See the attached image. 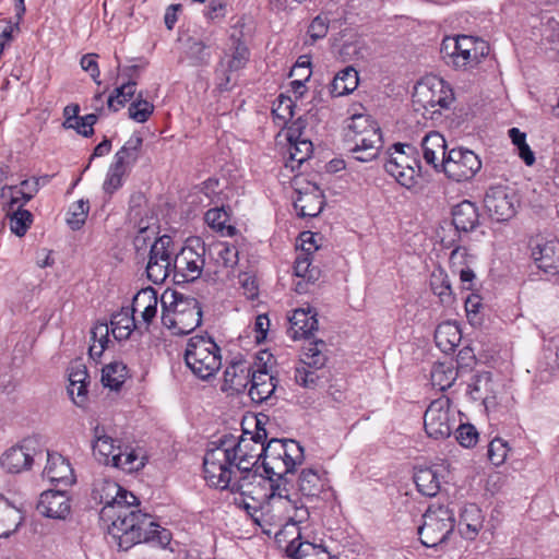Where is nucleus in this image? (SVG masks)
I'll list each match as a JSON object with an SVG mask.
<instances>
[{"label":"nucleus","mask_w":559,"mask_h":559,"mask_svg":"<svg viewBox=\"0 0 559 559\" xmlns=\"http://www.w3.org/2000/svg\"><path fill=\"white\" fill-rule=\"evenodd\" d=\"M92 500L104 504L99 518L119 549L128 550L140 543L160 548L170 544L171 533L156 523L152 515L138 510V498L110 478L99 476L94 479Z\"/></svg>","instance_id":"nucleus-1"},{"label":"nucleus","mask_w":559,"mask_h":559,"mask_svg":"<svg viewBox=\"0 0 559 559\" xmlns=\"http://www.w3.org/2000/svg\"><path fill=\"white\" fill-rule=\"evenodd\" d=\"M257 421L255 432L243 431L236 441L233 435H225L218 444L206 450L203 459V472L206 483L222 489L229 486L230 477L238 472L259 468L260 459L264 460L266 430Z\"/></svg>","instance_id":"nucleus-2"},{"label":"nucleus","mask_w":559,"mask_h":559,"mask_svg":"<svg viewBox=\"0 0 559 559\" xmlns=\"http://www.w3.org/2000/svg\"><path fill=\"white\" fill-rule=\"evenodd\" d=\"M259 468L238 472L230 477L229 486L224 489H229L231 492H239L241 500L236 502L246 509L257 511L258 504L267 502L269 495L272 493L275 485H278L280 478L274 475H262L258 472Z\"/></svg>","instance_id":"nucleus-3"},{"label":"nucleus","mask_w":559,"mask_h":559,"mask_svg":"<svg viewBox=\"0 0 559 559\" xmlns=\"http://www.w3.org/2000/svg\"><path fill=\"white\" fill-rule=\"evenodd\" d=\"M185 361L197 378L209 380L221 369V348L210 336H192L187 343Z\"/></svg>","instance_id":"nucleus-4"},{"label":"nucleus","mask_w":559,"mask_h":559,"mask_svg":"<svg viewBox=\"0 0 559 559\" xmlns=\"http://www.w3.org/2000/svg\"><path fill=\"white\" fill-rule=\"evenodd\" d=\"M304 460V448L297 441L271 439L265 444L262 466L265 474L286 479V475L293 473Z\"/></svg>","instance_id":"nucleus-5"},{"label":"nucleus","mask_w":559,"mask_h":559,"mask_svg":"<svg viewBox=\"0 0 559 559\" xmlns=\"http://www.w3.org/2000/svg\"><path fill=\"white\" fill-rule=\"evenodd\" d=\"M488 50L489 48L484 40L460 35L445 37L441 44L440 55L447 66L461 70L480 62Z\"/></svg>","instance_id":"nucleus-6"},{"label":"nucleus","mask_w":559,"mask_h":559,"mask_svg":"<svg viewBox=\"0 0 559 559\" xmlns=\"http://www.w3.org/2000/svg\"><path fill=\"white\" fill-rule=\"evenodd\" d=\"M347 136L354 142L353 157L359 162L374 159L382 146V135L377 122L366 115H355L348 124Z\"/></svg>","instance_id":"nucleus-7"},{"label":"nucleus","mask_w":559,"mask_h":559,"mask_svg":"<svg viewBox=\"0 0 559 559\" xmlns=\"http://www.w3.org/2000/svg\"><path fill=\"white\" fill-rule=\"evenodd\" d=\"M384 169L401 186L408 189L414 187L421 169L417 148L411 144H394L388 152Z\"/></svg>","instance_id":"nucleus-8"},{"label":"nucleus","mask_w":559,"mask_h":559,"mask_svg":"<svg viewBox=\"0 0 559 559\" xmlns=\"http://www.w3.org/2000/svg\"><path fill=\"white\" fill-rule=\"evenodd\" d=\"M206 247L199 237L187 239L173 261L174 280L177 283L194 282L205 267Z\"/></svg>","instance_id":"nucleus-9"},{"label":"nucleus","mask_w":559,"mask_h":559,"mask_svg":"<svg viewBox=\"0 0 559 559\" xmlns=\"http://www.w3.org/2000/svg\"><path fill=\"white\" fill-rule=\"evenodd\" d=\"M414 103L419 104L425 117L431 119L440 109H448L454 100V93L450 85L442 79L427 78L415 86Z\"/></svg>","instance_id":"nucleus-10"},{"label":"nucleus","mask_w":559,"mask_h":559,"mask_svg":"<svg viewBox=\"0 0 559 559\" xmlns=\"http://www.w3.org/2000/svg\"><path fill=\"white\" fill-rule=\"evenodd\" d=\"M423 518L418 535L426 547H436L444 543L454 530V514L448 507L430 506Z\"/></svg>","instance_id":"nucleus-11"},{"label":"nucleus","mask_w":559,"mask_h":559,"mask_svg":"<svg viewBox=\"0 0 559 559\" xmlns=\"http://www.w3.org/2000/svg\"><path fill=\"white\" fill-rule=\"evenodd\" d=\"M287 484V479H280L278 485H275L272 493L269 495L267 508L274 512L273 516L278 522L301 523L307 520L309 512L306 507L300 504L298 498H293L289 495Z\"/></svg>","instance_id":"nucleus-12"},{"label":"nucleus","mask_w":559,"mask_h":559,"mask_svg":"<svg viewBox=\"0 0 559 559\" xmlns=\"http://www.w3.org/2000/svg\"><path fill=\"white\" fill-rule=\"evenodd\" d=\"M454 423V413L451 412V401L445 396L433 400L424 415L425 431L428 437L436 440L450 437Z\"/></svg>","instance_id":"nucleus-13"},{"label":"nucleus","mask_w":559,"mask_h":559,"mask_svg":"<svg viewBox=\"0 0 559 559\" xmlns=\"http://www.w3.org/2000/svg\"><path fill=\"white\" fill-rule=\"evenodd\" d=\"M173 238L163 235L151 246L146 276L154 284H162L173 273Z\"/></svg>","instance_id":"nucleus-14"},{"label":"nucleus","mask_w":559,"mask_h":559,"mask_svg":"<svg viewBox=\"0 0 559 559\" xmlns=\"http://www.w3.org/2000/svg\"><path fill=\"white\" fill-rule=\"evenodd\" d=\"M441 170L448 178L462 182L472 179L481 168L479 157L466 148H452L447 158L442 159Z\"/></svg>","instance_id":"nucleus-15"},{"label":"nucleus","mask_w":559,"mask_h":559,"mask_svg":"<svg viewBox=\"0 0 559 559\" xmlns=\"http://www.w3.org/2000/svg\"><path fill=\"white\" fill-rule=\"evenodd\" d=\"M528 247L536 266L545 273L559 272V240L550 235L537 234L531 237Z\"/></svg>","instance_id":"nucleus-16"},{"label":"nucleus","mask_w":559,"mask_h":559,"mask_svg":"<svg viewBox=\"0 0 559 559\" xmlns=\"http://www.w3.org/2000/svg\"><path fill=\"white\" fill-rule=\"evenodd\" d=\"M44 460V450H37V442L32 439L7 450L1 456V466L8 473L19 474L31 468L34 461Z\"/></svg>","instance_id":"nucleus-17"},{"label":"nucleus","mask_w":559,"mask_h":559,"mask_svg":"<svg viewBox=\"0 0 559 559\" xmlns=\"http://www.w3.org/2000/svg\"><path fill=\"white\" fill-rule=\"evenodd\" d=\"M170 306L175 308L178 335L189 334L202 322V308L198 299L174 292Z\"/></svg>","instance_id":"nucleus-18"},{"label":"nucleus","mask_w":559,"mask_h":559,"mask_svg":"<svg viewBox=\"0 0 559 559\" xmlns=\"http://www.w3.org/2000/svg\"><path fill=\"white\" fill-rule=\"evenodd\" d=\"M484 203L492 219L506 222L515 215L519 200L507 187L497 186L486 191Z\"/></svg>","instance_id":"nucleus-19"},{"label":"nucleus","mask_w":559,"mask_h":559,"mask_svg":"<svg viewBox=\"0 0 559 559\" xmlns=\"http://www.w3.org/2000/svg\"><path fill=\"white\" fill-rule=\"evenodd\" d=\"M37 511L50 519H66L71 511L70 498L66 490H46L36 507Z\"/></svg>","instance_id":"nucleus-20"},{"label":"nucleus","mask_w":559,"mask_h":559,"mask_svg":"<svg viewBox=\"0 0 559 559\" xmlns=\"http://www.w3.org/2000/svg\"><path fill=\"white\" fill-rule=\"evenodd\" d=\"M253 369L247 360L233 361L224 371L222 390L231 393H241L251 383Z\"/></svg>","instance_id":"nucleus-21"},{"label":"nucleus","mask_w":559,"mask_h":559,"mask_svg":"<svg viewBox=\"0 0 559 559\" xmlns=\"http://www.w3.org/2000/svg\"><path fill=\"white\" fill-rule=\"evenodd\" d=\"M44 459L47 464L43 471V476L50 483L63 484L64 486L74 483L73 469L61 454L44 451Z\"/></svg>","instance_id":"nucleus-22"},{"label":"nucleus","mask_w":559,"mask_h":559,"mask_svg":"<svg viewBox=\"0 0 559 559\" xmlns=\"http://www.w3.org/2000/svg\"><path fill=\"white\" fill-rule=\"evenodd\" d=\"M420 145L425 162L435 170H441L442 159L447 158L448 155L443 135L437 131H431L424 136Z\"/></svg>","instance_id":"nucleus-23"},{"label":"nucleus","mask_w":559,"mask_h":559,"mask_svg":"<svg viewBox=\"0 0 559 559\" xmlns=\"http://www.w3.org/2000/svg\"><path fill=\"white\" fill-rule=\"evenodd\" d=\"M289 322V334L294 340L309 338L318 330L317 312L310 307L296 309Z\"/></svg>","instance_id":"nucleus-24"},{"label":"nucleus","mask_w":559,"mask_h":559,"mask_svg":"<svg viewBox=\"0 0 559 559\" xmlns=\"http://www.w3.org/2000/svg\"><path fill=\"white\" fill-rule=\"evenodd\" d=\"M299 128H290L288 131V158L285 163L287 168L294 171L312 154V143L307 139H300V133L296 134Z\"/></svg>","instance_id":"nucleus-25"},{"label":"nucleus","mask_w":559,"mask_h":559,"mask_svg":"<svg viewBox=\"0 0 559 559\" xmlns=\"http://www.w3.org/2000/svg\"><path fill=\"white\" fill-rule=\"evenodd\" d=\"M452 223L459 231H473L479 224L477 206L468 200L460 202L452 209Z\"/></svg>","instance_id":"nucleus-26"},{"label":"nucleus","mask_w":559,"mask_h":559,"mask_svg":"<svg viewBox=\"0 0 559 559\" xmlns=\"http://www.w3.org/2000/svg\"><path fill=\"white\" fill-rule=\"evenodd\" d=\"M93 454L100 463L114 466L120 445L115 444V440L105 433L103 427L96 426L94 429Z\"/></svg>","instance_id":"nucleus-27"},{"label":"nucleus","mask_w":559,"mask_h":559,"mask_svg":"<svg viewBox=\"0 0 559 559\" xmlns=\"http://www.w3.org/2000/svg\"><path fill=\"white\" fill-rule=\"evenodd\" d=\"M157 294L152 287L141 289L132 300V313H141L143 323L148 326L157 313Z\"/></svg>","instance_id":"nucleus-28"},{"label":"nucleus","mask_w":559,"mask_h":559,"mask_svg":"<svg viewBox=\"0 0 559 559\" xmlns=\"http://www.w3.org/2000/svg\"><path fill=\"white\" fill-rule=\"evenodd\" d=\"M275 389V378L266 370L253 371L248 394L254 403H262L271 399Z\"/></svg>","instance_id":"nucleus-29"},{"label":"nucleus","mask_w":559,"mask_h":559,"mask_svg":"<svg viewBox=\"0 0 559 559\" xmlns=\"http://www.w3.org/2000/svg\"><path fill=\"white\" fill-rule=\"evenodd\" d=\"M484 516L481 510L476 504H467L463 509L459 522L461 535L468 540H473L483 528Z\"/></svg>","instance_id":"nucleus-30"},{"label":"nucleus","mask_w":559,"mask_h":559,"mask_svg":"<svg viewBox=\"0 0 559 559\" xmlns=\"http://www.w3.org/2000/svg\"><path fill=\"white\" fill-rule=\"evenodd\" d=\"M468 393L474 401H480L486 407L492 404L496 400V390L491 374L483 372L475 376Z\"/></svg>","instance_id":"nucleus-31"},{"label":"nucleus","mask_w":559,"mask_h":559,"mask_svg":"<svg viewBox=\"0 0 559 559\" xmlns=\"http://www.w3.org/2000/svg\"><path fill=\"white\" fill-rule=\"evenodd\" d=\"M19 201V197L11 198L7 215L10 219L11 231L17 237H23L33 224L34 216L28 210L22 209V205L15 209Z\"/></svg>","instance_id":"nucleus-32"},{"label":"nucleus","mask_w":559,"mask_h":559,"mask_svg":"<svg viewBox=\"0 0 559 559\" xmlns=\"http://www.w3.org/2000/svg\"><path fill=\"white\" fill-rule=\"evenodd\" d=\"M22 521L21 510L0 497V538H7L15 533Z\"/></svg>","instance_id":"nucleus-33"},{"label":"nucleus","mask_w":559,"mask_h":559,"mask_svg":"<svg viewBox=\"0 0 559 559\" xmlns=\"http://www.w3.org/2000/svg\"><path fill=\"white\" fill-rule=\"evenodd\" d=\"M359 83L358 72L350 66L341 70L330 84V94L340 97L354 92Z\"/></svg>","instance_id":"nucleus-34"},{"label":"nucleus","mask_w":559,"mask_h":559,"mask_svg":"<svg viewBox=\"0 0 559 559\" xmlns=\"http://www.w3.org/2000/svg\"><path fill=\"white\" fill-rule=\"evenodd\" d=\"M414 481L420 493L435 497L440 490V473L436 467L418 468L414 475Z\"/></svg>","instance_id":"nucleus-35"},{"label":"nucleus","mask_w":559,"mask_h":559,"mask_svg":"<svg viewBox=\"0 0 559 559\" xmlns=\"http://www.w3.org/2000/svg\"><path fill=\"white\" fill-rule=\"evenodd\" d=\"M143 139L139 134H133L123 144V146L115 154L112 164L128 170L139 159L140 150Z\"/></svg>","instance_id":"nucleus-36"},{"label":"nucleus","mask_w":559,"mask_h":559,"mask_svg":"<svg viewBox=\"0 0 559 559\" xmlns=\"http://www.w3.org/2000/svg\"><path fill=\"white\" fill-rule=\"evenodd\" d=\"M461 331L454 323L445 322L439 324L435 331L437 346L443 353H451L461 342Z\"/></svg>","instance_id":"nucleus-37"},{"label":"nucleus","mask_w":559,"mask_h":559,"mask_svg":"<svg viewBox=\"0 0 559 559\" xmlns=\"http://www.w3.org/2000/svg\"><path fill=\"white\" fill-rule=\"evenodd\" d=\"M130 221L134 223V227L138 229L133 241L134 247L136 250H141L146 246V241L155 235L157 219L150 213V210H145L135 219Z\"/></svg>","instance_id":"nucleus-38"},{"label":"nucleus","mask_w":559,"mask_h":559,"mask_svg":"<svg viewBox=\"0 0 559 559\" xmlns=\"http://www.w3.org/2000/svg\"><path fill=\"white\" fill-rule=\"evenodd\" d=\"M209 252L211 259H213L217 265V267L213 270L215 274L219 272L218 267L229 269L238 263V250L228 242L214 243L210 247Z\"/></svg>","instance_id":"nucleus-39"},{"label":"nucleus","mask_w":559,"mask_h":559,"mask_svg":"<svg viewBox=\"0 0 559 559\" xmlns=\"http://www.w3.org/2000/svg\"><path fill=\"white\" fill-rule=\"evenodd\" d=\"M430 288L435 295L440 299V302L445 306H451L454 302V295L451 287V282L441 267L433 270L430 274Z\"/></svg>","instance_id":"nucleus-40"},{"label":"nucleus","mask_w":559,"mask_h":559,"mask_svg":"<svg viewBox=\"0 0 559 559\" xmlns=\"http://www.w3.org/2000/svg\"><path fill=\"white\" fill-rule=\"evenodd\" d=\"M294 207L301 217H316L323 209L322 195L318 192H299Z\"/></svg>","instance_id":"nucleus-41"},{"label":"nucleus","mask_w":559,"mask_h":559,"mask_svg":"<svg viewBox=\"0 0 559 559\" xmlns=\"http://www.w3.org/2000/svg\"><path fill=\"white\" fill-rule=\"evenodd\" d=\"M324 488V480L312 468L302 469L298 478V489L307 498L318 497Z\"/></svg>","instance_id":"nucleus-42"},{"label":"nucleus","mask_w":559,"mask_h":559,"mask_svg":"<svg viewBox=\"0 0 559 559\" xmlns=\"http://www.w3.org/2000/svg\"><path fill=\"white\" fill-rule=\"evenodd\" d=\"M128 376L127 366L122 361H111L102 369V383L111 390H119Z\"/></svg>","instance_id":"nucleus-43"},{"label":"nucleus","mask_w":559,"mask_h":559,"mask_svg":"<svg viewBox=\"0 0 559 559\" xmlns=\"http://www.w3.org/2000/svg\"><path fill=\"white\" fill-rule=\"evenodd\" d=\"M204 219L211 228L217 230L223 236L233 237L237 233L235 226L227 224L229 221V215L224 207H215L209 210L205 213Z\"/></svg>","instance_id":"nucleus-44"},{"label":"nucleus","mask_w":559,"mask_h":559,"mask_svg":"<svg viewBox=\"0 0 559 559\" xmlns=\"http://www.w3.org/2000/svg\"><path fill=\"white\" fill-rule=\"evenodd\" d=\"M231 53H226L228 58L226 67L229 72L242 69L249 60V49L239 38L231 36Z\"/></svg>","instance_id":"nucleus-45"},{"label":"nucleus","mask_w":559,"mask_h":559,"mask_svg":"<svg viewBox=\"0 0 559 559\" xmlns=\"http://www.w3.org/2000/svg\"><path fill=\"white\" fill-rule=\"evenodd\" d=\"M145 465L144 456L140 455L136 450L126 448L118 451L114 467L124 472L132 473L143 468Z\"/></svg>","instance_id":"nucleus-46"},{"label":"nucleus","mask_w":559,"mask_h":559,"mask_svg":"<svg viewBox=\"0 0 559 559\" xmlns=\"http://www.w3.org/2000/svg\"><path fill=\"white\" fill-rule=\"evenodd\" d=\"M325 347L326 344L322 340L310 342L309 345L304 348L301 362L314 369H321L326 364V356L324 354Z\"/></svg>","instance_id":"nucleus-47"},{"label":"nucleus","mask_w":559,"mask_h":559,"mask_svg":"<svg viewBox=\"0 0 559 559\" xmlns=\"http://www.w3.org/2000/svg\"><path fill=\"white\" fill-rule=\"evenodd\" d=\"M186 56L194 67L206 66L211 59V52L207 46L193 37L187 39Z\"/></svg>","instance_id":"nucleus-48"},{"label":"nucleus","mask_w":559,"mask_h":559,"mask_svg":"<svg viewBox=\"0 0 559 559\" xmlns=\"http://www.w3.org/2000/svg\"><path fill=\"white\" fill-rule=\"evenodd\" d=\"M431 383L440 391L449 389L456 379V371L445 364L433 365L430 372Z\"/></svg>","instance_id":"nucleus-49"},{"label":"nucleus","mask_w":559,"mask_h":559,"mask_svg":"<svg viewBox=\"0 0 559 559\" xmlns=\"http://www.w3.org/2000/svg\"><path fill=\"white\" fill-rule=\"evenodd\" d=\"M295 274L298 277H302L308 282H316L320 277V269L313 265V257L298 253L295 264Z\"/></svg>","instance_id":"nucleus-50"},{"label":"nucleus","mask_w":559,"mask_h":559,"mask_svg":"<svg viewBox=\"0 0 559 559\" xmlns=\"http://www.w3.org/2000/svg\"><path fill=\"white\" fill-rule=\"evenodd\" d=\"M135 87L136 83L134 81H129L115 88L114 94L108 97V108L114 111H118L133 97L135 94Z\"/></svg>","instance_id":"nucleus-51"},{"label":"nucleus","mask_w":559,"mask_h":559,"mask_svg":"<svg viewBox=\"0 0 559 559\" xmlns=\"http://www.w3.org/2000/svg\"><path fill=\"white\" fill-rule=\"evenodd\" d=\"M88 211V201L84 200H79L70 206L67 223L72 230H78L84 225Z\"/></svg>","instance_id":"nucleus-52"},{"label":"nucleus","mask_w":559,"mask_h":559,"mask_svg":"<svg viewBox=\"0 0 559 559\" xmlns=\"http://www.w3.org/2000/svg\"><path fill=\"white\" fill-rule=\"evenodd\" d=\"M318 369L305 365L301 362L300 366L295 369V381L298 385L306 389H314L319 382Z\"/></svg>","instance_id":"nucleus-53"},{"label":"nucleus","mask_w":559,"mask_h":559,"mask_svg":"<svg viewBox=\"0 0 559 559\" xmlns=\"http://www.w3.org/2000/svg\"><path fill=\"white\" fill-rule=\"evenodd\" d=\"M154 106L139 94V98L129 106V117L136 122H145L153 114Z\"/></svg>","instance_id":"nucleus-54"},{"label":"nucleus","mask_w":559,"mask_h":559,"mask_svg":"<svg viewBox=\"0 0 559 559\" xmlns=\"http://www.w3.org/2000/svg\"><path fill=\"white\" fill-rule=\"evenodd\" d=\"M509 445L501 438H495L488 445V459L495 466H500L506 462Z\"/></svg>","instance_id":"nucleus-55"},{"label":"nucleus","mask_w":559,"mask_h":559,"mask_svg":"<svg viewBox=\"0 0 559 559\" xmlns=\"http://www.w3.org/2000/svg\"><path fill=\"white\" fill-rule=\"evenodd\" d=\"M127 171L128 170L121 168L120 166L111 164L103 185L105 193L111 195L115 191H117L122 186V178Z\"/></svg>","instance_id":"nucleus-56"},{"label":"nucleus","mask_w":559,"mask_h":559,"mask_svg":"<svg viewBox=\"0 0 559 559\" xmlns=\"http://www.w3.org/2000/svg\"><path fill=\"white\" fill-rule=\"evenodd\" d=\"M287 552L290 557L295 559H302L304 557L310 555V554H320L325 552V549L321 546L314 545L312 543L306 542V543H298L294 539L289 543L287 546Z\"/></svg>","instance_id":"nucleus-57"},{"label":"nucleus","mask_w":559,"mask_h":559,"mask_svg":"<svg viewBox=\"0 0 559 559\" xmlns=\"http://www.w3.org/2000/svg\"><path fill=\"white\" fill-rule=\"evenodd\" d=\"M294 108L295 104L290 97L280 95L276 103L274 104L272 112L275 118L286 123L294 117Z\"/></svg>","instance_id":"nucleus-58"},{"label":"nucleus","mask_w":559,"mask_h":559,"mask_svg":"<svg viewBox=\"0 0 559 559\" xmlns=\"http://www.w3.org/2000/svg\"><path fill=\"white\" fill-rule=\"evenodd\" d=\"M455 439L464 448H472L478 441V432L473 425H460L455 431Z\"/></svg>","instance_id":"nucleus-59"},{"label":"nucleus","mask_w":559,"mask_h":559,"mask_svg":"<svg viewBox=\"0 0 559 559\" xmlns=\"http://www.w3.org/2000/svg\"><path fill=\"white\" fill-rule=\"evenodd\" d=\"M110 324L112 326L111 332L116 338L129 336V334L132 331V328H136L135 317L133 313L131 318H129L128 314H124L118 321L117 317H114Z\"/></svg>","instance_id":"nucleus-60"},{"label":"nucleus","mask_w":559,"mask_h":559,"mask_svg":"<svg viewBox=\"0 0 559 559\" xmlns=\"http://www.w3.org/2000/svg\"><path fill=\"white\" fill-rule=\"evenodd\" d=\"M318 239H321V237L318 234L311 231H302L299 236V253L312 257V254L320 248V246L318 245Z\"/></svg>","instance_id":"nucleus-61"},{"label":"nucleus","mask_w":559,"mask_h":559,"mask_svg":"<svg viewBox=\"0 0 559 559\" xmlns=\"http://www.w3.org/2000/svg\"><path fill=\"white\" fill-rule=\"evenodd\" d=\"M329 19L323 15L316 16L309 25L308 34L312 41L322 39L326 36L329 31Z\"/></svg>","instance_id":"nucleus-62"},{"label":"nucleus","mask_w":559,"mask_h":559,"mask_svg":"<svg viewBox=\"0 0 559 559\" xmlns=\"http://www.w3.org/2000/svg\"><path fill=\"white\" fill-rule=\"evenodd\" d=\"M544 357L550 370L559 368V337L549 341L544 349Z\"/></svg>","instance_id":"nucleus-63"},{"label":"nucleus","mask_w":559,"mask_h":559,"mask_svg":"<svg viewBox=\"0 0 559 559\" xmlns=\"http://www.w3.org/2000/svg\"><path fill=\"white\" fill-rule=\"evenodd\" d=\"M69 384H88L87 369L83 364L75 362L69 368Z\"/></svg>","instance_id":"nucleus-64"}]
</instances>
